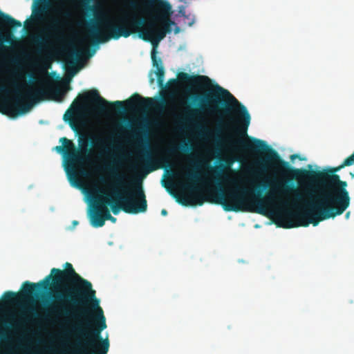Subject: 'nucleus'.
<instances>
[{
    "instance_id": "nucleus-1",
    "label": "nucleus",
    "mask_w": 354,
    "mask_h": 354,
    "mask_svg": "<svg viewBox=\"0 0 354 354\" xmlns=\"http://www.w3.org/2000/svg\"><path fill=\"white\" fill-rule=\"evenodd\" d=\"M50 280L53 287L60 290L53 295L54 302L48 308V313L55 317L63 318L62 323L67 325L71 321L82 325L80 322L82 320L84 327L90 328L89 320L91 319L92 328L103 330L106 328L103 310L95 297L91 283L78 274L72 264L68 262L65 264V270L53 268L50 274L38 283L25 281L21 293L6 292L0 308L19 304L41 290H47Z\"/></svg>"
},
{
    "instance_id": "nucleus-2",
    "label": "nucleus",
    "mask_w": 354,
    "mask_h": 354,
    "mask_svg": "<svg viewBox=\"0 0 354 354\" xmlns=\"http://www.w3.org/2000/svg\"><path fill=\"white\" fill-rule=\"evenodd\" d=\"M129 6L133 10H122L113 17L104 18L100 21V26L96 22H91L88 28L89 35L97 44L120 37L127 38L133 34H138L140 39L150 41L153 46L151 50L153 66L156 68L158 85L162 86L165 71L161 58L157 57L156 46L171 32V26L176 24L171 19V5L167 0H147L145 8L148 20L135 11L138 8L137 1L131 0Z\"/></svg>"
},
{
    "instance_id": "nucleus-3",
    "label": "nucleus",
    "mask_w": 354,
    "mask_h": 354,
    "mask_svg": "<svg viewBox=\"0 0 354 354\" xmlns=\"http://www.w3.org/2000/svg\"><path fill=\"white\" fill-rule=\"evenodd\" d=\"M199 100V108L192 109L189 113L192 118H198L201 112H206L211 115L223 114L229 116L230 113H234V118L230 117V120L236 124L233 128L234 135L229 134L227 136V142L230 147L234 149L261 152L263 156L259 164L263 169L286 163L279 153L265 141L248 136L247 131L250 123V115L246 107L240 103L229 91L216 84L214 89L201 95Z\"/></svg>"
},
{
    "instance_id": "nucleus-4",
    "label": "nucleus",
    "mask_w": 354,
    "mask_h": 354,
    "mask_svg": "<svg viewBox=\"0 0 354 354\" xmlns=\"http://www.w3.org/2000/svg\"><path fill=\"white\" fill-rule=\"evenodd\" d=\"M308 169H292L293 176L304 174V189L294 184L274 181L272 189L263 197H257L255 212L267 215L270 211L274 223L280 227L292 228L310 225V165Z\"/></svg>"
},
{
    "instance_id": "nucleus-5",
    "label": "nucleus",
    "mask_w": 354,
    "mask_h": 354,
    "mask_svg": "<svg viewBox=\"0 0 354 354\" xmlns=\"http://www.w3.org/2000/svg\"><path fill=\"white\" fill-rule=\"evenodd\" d=\"M354 164V152L339 166L320 170L311 165V225L342 214L350 205L347 183L335 173Z\"/></svg>"
},
{
    "instance_id": "nucleus-6",
    "label": "nucleus",
    "mask_w": 354,
    "mask_h": 354,
    "mask_svg": "<svg viewBox=\"0 0 354 354\" xmlns=\"http://www.w3.org/2000/svg\"><path fill=\"white\" fill-rule=\"evenodd\" d=\"M78 100L83 104H92L93 109L99 113H109L115 111L122 113L127 110H148L153 109L160 110L165 107L167 101L165 98L153 99L151 97H144L138 93L133 94L129 98L124 101H115L110 102L101 97L96 89H92L79 95Z\"/></svg>"
},
{
    "instance_id": "nucleus-7",
    "label": "nucleus",
    "mask_w": 354,
    "mask_h": 354,
    "mask_svg": "<svg viewBox=\"0 0 354 354\" xmlns=\"http://www.w3.org/2000/svg\"><path fill=\"white\" fill-rule=\"evenodd\" d=\"M222 161H225L226 163H220L219 165L216 167L214 172L218 176H221L223 180L233 184L234 187L225 192L223 187L218 185L216 191L212 194L214 202L221 205L226 212H237L243 210L244 205L249 201L248 196H252V198L250 201V203L254 205L253 201L258 196L260 198L262 197L261 192H258L257 194L252 195L251 190L246 187L238 186L235 179L230 178L224 173L225 170L230 169L233 160L226 161L222 160ZM254 206L257 207L255 205Z\"/></svg>"
},
{
    "instance_id": "nucleus-8",
    "label": "nucleus",
    "mask_w": 354,
    "mask_h": 354,
    "mask_svg": "<svg viewBox=\"0 0 354 354\" xmlns=\"http://www.w3.org/2000/svg\"><path fill=\"white\" fill-rule=\"evenodd\" d=\"M69 329L64 330V335L78 337L73 344L74 353L77 354H107L110 344L108 337L103 338L102 330L83 327L78 324H71Z\"/></svg>"
},
{
    "instance_id": "nucleus-9",
    "label": "nucleus",
    "mask_w": 354,
    "mask_h": 354,
    "mask_svg": "<svg viewBox=\"0 0 354 354\" xmlns=\"http://www.w3.org/2000/svg\"><path fill=\"white\" fill-rule=\"evenodd\" d=\"M97 207L110 206L113 214L117 215L122 210L125 213L136 214L145 212L147 209L146 198H137L131 196L100 195L94 198L93 205Z\"/></svg>"
},
{
    "instance_id": "nucleus-10",
    "label": "nucleus",
    "mask_w": 354,
    "mask_h": 354,
    "mask_svg": "<svg viewBox=\"0 0 354 354\" xmlns=\"http://www.w3.org/2000/svg\"><path fill=\"white\" fill-rule=\"evenodd\" d=\"M111 183L109 187L113 196H131L137 198H146L140 181L131 178L127 174L118 172L113 166H107Z\"/></svg>"
},
{
    "instance_id": "nucleus-11",
    "label": "nucleus",
    "mask_w": 354,
    "mask_h": 354,
    "mask_svg": "<svg viewBox=\"0 0 354 354\" xmlns=\"http://www.w3.org/2000/svg\"><path fill=\"white\" fill-rule=\"evenodd\" d=\"M62 146H57L55 149L57 152L64 153L67 161L66 167L68 171L69 167L73 170L76 164L82 163L85 160L86 156L91 152L88 140H81L80 141V149H77L74 143L68 138L63 137L60 138Z\"/></svg>"
},
{
    "instance_id": "nucleus-12",
    "label": "nucleus",
    "mask_w": 354,
    "mask_h": 354,
    "mask_svg": "<svg viewBox=\"0 0 354 354\" xmlns=\"http://www.w3.org/2000/svg\"><path fill=\"white\" fill-rule=\"evenodd\" d=\"M12 86L15 88V96L10 109L16 115H23L30 110L32 104L26 102L25 100L26 98L35 103L44 99V96L46 95V91L43 88L34 90L28 89L26 94H24L20 91L19 85L15 81L12 82Z\"/></svg>"
},
{
    "instance_id": "nucleus-13",
    "label": "nucleus",
    "mask_w": 354,
    "mask_h": 354,
    "mask_svg": "<svg viewBox=\"0 0 354 354\" xmlns=\"http://www.w3.org/2000/svg\"><path fill=\"white\" fill-rule=\"evenodd\" d=\"M185 178L189 182L183 184L181 187L183 189L188 191L189 196L183 195L178 197L176 199L177 202L184 206L196 204L202 205L205 198L202 193L201 187L197 185L198 183L202 182L198 173L196 171H189L186 173Z\"/></svg>"
},
{
    "instance_id": "nucleus-14",
    "label": "nucleus",
    "mask_w": 354,
    "mask_h": 354,
    "mask_svg": "<svg viewBox=\"0 0 354 354\" xmlns=\"http://www.w3.org/2000/svg\"><path fill=\"white\" fill-rule=\"evenodd\" d=\"M91 224L94 227H102L106 220L115 223L116 218L111 216L107 207L102 206L101 208L92 205V209L89 214Z\"/></svg>"
},
{
    "instance_id": "nucleus-15",
    "label": "nucleus",
    "mask_w": 354,
    "mask_h": 354,
    "mask_svg": "<svg viewBox=\"0 0 354 354\" xmlns=\"http://www.w3.org/2000/svg\"><path fill=\"white\" fill-rule=\"evenodd\" d=\"M178 80L181 83H185L190 86L203 87L210 82L207 76L195 75H190L187 73L180 72L178 74Z\"/></svg>"
},
{
    "instance_id": "nucleus-16",
    "label": "nucleus",
    "mask_w": 354,
    "mask_h": 354,
    "mask_svg": "<svg viewBox=\"0 0 354 354\" xmlns=\"http://www.w3.org/2000/svg\"><path fill=\"white\" fill-rule=\"evenodd\" d=\"M138 160L140 162L143 163L142 168L146 174L152 172L158 168V166L156 165L153 160L152 155L148 149L147 142H145V148L140 151Z\"/></svg>"
},
{
    "instance_id": "nucleus-17",
    "label": "nucleus",
    "mask_w": 354,
    "mask_h": 354,
    "mask_svg": "<svg viewBox=\"0 0 354 354\" xmlns=\"http://www.w3.org/2000/svg\"><path fill=\"white\" fill-rule=\"evenodd\" d=\"M33 20L35 21H41L44 19L47 13V6L41 4L35 8L33 11Z\"/></svg>"
},
{
    "instance_id": "nucleus-18",
    "label": "nucleus",
    "mask_w": 354,
    "mask_h": 354,
    "mask_svg": "<svg viewBox=\"0 0 354 354\" xmlns=\"http://www.w3.org/2000/svg\"><path fill=\"white\" fill-rule=\"evenodd\" d=\"M0 19L3 23L10 27L19 28L21 26V23L19 21L12 18L7 14L3 13L1 11H0Z\"/></svg>"
},
{
    "instance_id": "nucleus-19",
    "label": "nucleus",
    "mask_w": 354,
    "mask_h": 354,
    "mask_svg": "<svg viewBox=\"0 0 354 354\" xmlns=\"http://www.w3.org/2000/svg\"><path fill=\"white\" fill-rule=\"evenodd\" d=\"M32 43L37 46L39 50H43L48 46V37L45 36H35L32 38Z\"/></svg>"
},
{
    "instance_id": "nucleus-20",
    "label": "nucleus",
    "mask_w": 354,
    "mask_h": 354,
    "mask_svg": "<svg viewBox=\"0 0 354 354\" xmlns=\"http://www.w3.org/2000/svg\"><path fill=\"white\" fill-rule=\"evenodd\" d=\"M196 129L199 132L201 136H211V131L207 127L200 124H195Z\"/></svg>"
},
{
    "instance_id": "nucleus-21",
    "label": "nucleus",
    "mask_w": 354,
    "mask_h": 354,
    "mask_svg": "<svg viewBox=\"0 0 354 354\" xmlns=\"http://www.w3.org/2000/svg\"><path fill=\"white\" fill-rule=\"evenodd\" d=\"M66 91L62 90V88L57 87L53 91V93L57 99L62 100L63 97L65 95Z\"/></svg>"
},
{
    "instance_id": "nucleus-22",
    "label": "nucleus",
    "mask_w": 354,
    "mask_h": 354,
    "mask_svg": "<svg viewBox=\"0 0 354 354\" xmlns=\"http://www.w3.org/2000/svg\"><path fill=\"white\" fill-rule=\"evenodd\" d=\"M71 50L68 53L69 57L77 59L80 56V51L78 50L75 46L71 45Z\"/></svg>"
},
{
    "instance_id": "nucleus-23",
    "label": "nucleus",
    "mask_w": 354,
    "mask_h": 354,
    "mask_svg": "<svg viewBox=\"0 0 354 354\" xmlns=\"http://www.w3.org/2000/svg\"><path fill=\"white\" fill-rule=\"evenodd\" d=\"M29 320L28 318H24L23 319L18 320L17 322H15L13 323L10 324V326H11L13 331L17 330L21 326V324L23 322Z\"/></svg>"
},
{
    "instance_id": "nucleus-24",
    "label": "nucleus",
    "mask_w": 354,
    "mask_h": 354,
    "mask_svg": "<svg viewBox=\"0 0 354 354\" xmlns=\"http://www.w3.org/2000/svg\"><path fill=\"white\" fill-rule=\"evenodd\" d=\"M11 340L10 336L8 335V333H6L5 331H0V341L4 342H10Z\"/></svg>"
},
{
    "instance_id": "nucleus-25",
    "label": "nucleus",
    "mask_w": 354,
    "mask_h": 354,
    "mask_svg": "<svg viewBox=\"0 0 354 354\" xmlns=\"http://www.w3.org/2000/svg\"><path fill=\"white\" fill-rule=\"evenodd\" d=\"M183 18H184V19H183L184 20V23L185 24H187V26H192L194 24V16H192V15H185L183 17Z\"/></svg>"
},
{
    "instance_id": "nucleus-26",
    "label": "nucleus",
    "mask_w": 354,
    "mask_h": 354,
    "mask_svg": "<svg viewBox=\"0 0 354 354\" xmlns=\"http://www.w3.org/2000/svg\"><path fill=\"white\" fill-rule=\"evenodd\" d=\"M191 146L190 145L187 144V143H185L184 145H182V147H181V149L183 151H185V152H187L191 150Z\"/></svg>"
},
{
    "instance_id": "nucleus-27",
    "label": "nucleus",
    "mask_w": 354,
    "mask_h": 354,
    "mask_svg": "<svg viewBox=\"0 0 354 354\" xmlns=\"http://www.w3.org/2000/svg\"><path fill=\"white\" fill-rule=\"evenodd\" d=\"M0 92L4 93H9L10 91L6 86H0Z\"/></svg>"
},
{
    "instance_id": "nucleus-28",
    "label": "nucleus",
    "mask_w": 354,
    "mask_h": 354,
    "mask_svg": "<svg viewBox=\"0 0 354 354\" xmlns=\"http://www.w3.org/2000/svg\"><path fill=\"white\" fill-rule=\"evenodd\" d=\"M178 13L180 16L184 17L185 14V9L184 6H180L179 8Z\"/></svg>"
},
{
    "instance_id": "nucleus-29",
    "label": "nucleus",
    "mask_w": 354,
    "mask_h": 354,
    "mask_svg": "<svg viewBox=\"0 0 354 354\" xmlns=\"http://www.w3.org/2000/svg\"><path fill=\"white\" fill-rule=\"evenodd\" d=\"M296 158H299V159H300V160H304V158H301L299 154H293V155H291V156H290V159H291L292 160H295V159H296Z\"/></svg>"
},
{
    "instance_id": "nucleus-30",
    "label": "nucleus",
    "mask_w": 354,
    "mask_h": 354,
    "mask_svg": "<svg viewBox=\"0 0 354 354\" xmlns=\"http://www.w3.org/2000/svg\"><path fill=\"white\" fill-rule=\"evenodd\" d=\"M140 133H143L145 135H146V133H147V127H146V125L140 127Z\"/></svg>"
},
{
    "instance_id": "nucleus-31",
    "label": "nucleus",
    "mask_w": 354,
    "mask_h": 354,
    "mask_svg": "<svg viewBox=\"0 0 354 354\" xmlns=\"http://www.w3.org/2000/svg\"><path fill=\"white\" fill-rule=\"evenodd\" d=\"M58 24H59V21L57 20H54L53 21V24L51 26V28H53L54 30L56 29V27L58 25Z\"/></svg>"
},
{
    "instance_id": "nucleus-32",
    "label": "nucleus",
    "mask_w": 354,
    "mask_h": 354,
    "mask_svg": "<svg viewBox=\"0 0 354 354\" xmlns=\"http://www.w3.org/2000/svg\"><path fill=\"white\" fill-rule=\"evenodd\" d=\"M64 120H66H66H68V121H69V122H70V124H71V127H72L73 129H74V127H73V124H72V120L66 118V113H65V114H64Z\"/></svg>"
},
{
    "instance_id": "nucleus-33",
    "label": "nucleus",
    "mask_w": 354,
    "mask_h": 354,
    "mask_svg": "<svg viewBox=\"0 0 354 354\" xmlns=\"http://www.w3.org/2000/svg\"><path fill=\"white\" fill-rule=\"evenodd\" d=\"M257 187L261 189H264L267 187V185L266 183H261L259 185H258Z\"/></svg>"
},
{
    "instance_id": "nucleus-34",
    "label": "nucleus",
    "mask_w": 354,
    "mask_h": 354,
    "mask_svg": "<svg viewBox=\"0 0 354 354\" xmlns=\"http://www.w3.org/2000/svg\"><path fill=\"white\" fill-rule=\"evenodd\" d=\"M176 150H177L176 147H172L169 149L168 152L170 153H174L176 151Z\"/></svg>"
},
{
    "instance_id": "nucleus-35",
    "label": "nucleus",
    "mask_w": 354,
    "mask_h": 354,
    "mask_svg": "<svg viewBox=\"0 0 354 354\" xmlns=\"http://www.w3.org/2000/svg\"><path fill=\"white\" fill-rule=\"evenodd\" d=\"M177 82V80L176 79H171L168 81L167 84H176Z\"/></svg>"
},
{
    "instance_id": "nucleus-36",
    "label": "nucleus",
    "mask_w": 354,
    "mask_h": 354,
    "mask_svg": "<svg viewBox=\"0 0 354 354\" xmlns=\"http://www.w3.org/2000/svg\"><path fill=\"white\" fill-rule=\"evenodd\" d=\"M161 214H162V216H166V215H167V211L165 209H162L161 210Z\"/></svg>"
},
{
    "instance_id": "nucleus-37",
    "label": "nucleus",
    "mask_w": 354,
    "mask_h": 354,
    "mask_svg": "<svg viewBox=\"0 0 354 354\" xmlns=\"http://www.w3.org/2000/svg\"><path fill=\"white\" fill-rule=\"evenodd\" d=\"M31 311H32V312H33V313H32V317H34L35 318H38V317H39V315H38L37 313L34 312V311H33V310H31Z\"/></svg>"
},
{
    "instance_id": "nucleus-38",
    "label": "nucleus",
    "mask_w": 354,
    "mask_h": 354,
    "mask_svg": "<svg viewBox=\"0 0 354 354\" xmlns=\"http://www.w3.org/2000/svg\"><path fill=\"white\" fill-rule=\"evenodd\" d=\"M3 40H6V39H5L3 36H1V35H0V46H1V44H2V41H3Z\"/></svg>"
},
{
    "instance_id": "nucleus-39",
    "label": "nucleus",
    "mask_w": 354,
    "mask_h": 354,
    "mask_svg": "<svg viewBox=\"0 0 354 354\" xmlns=\"http://www.w3.org/2000/svg\"><path fill=\"white\" fill-rule=\"evenodd\" d=\"M192 164L193 165V166H194V167H196L198 166V162H197V161H195V160H194V161H192Z\"/></svg>"
},
{
    "instance_id": "nucleus-40",
    "label": "nucleus",
    "mask_w": 354,
    "mask_h": 354,
    "mask_svg": "<svg viewBox=\"0 0 354 354\" xmlns=\"http://www.w3.org/2000/svg\"><path fill=\"white\" fill-rule=\"evenodd\" d=\"M77 224H78V221H73V226H75V225H77Z\"/></svg>"
},
{
    "instance_id": "nucleus-41",
    "label": "nucleus",
    "mask_w": 354,
    "mask_h": 354,
    "mask_svg": "<svg viewBox=\"0 0 354 354\" xmlns=\"http://www.w3.org/2000/svg\"><path fill=\"white\" fill-rule=\"evenodd\" d=\"M139 137H140V135L138 133H135V135H134L135 138L138 139Z\"/></svg>"
},
{
    "instance_id": "nucleus-42",
    "label": "nucleus",
    "mask_w": 354,
    "mask_h": 354,
    "mask_svg": "<svg viewBox=\"0 0 354 354\" xmlns=\"http://www.w3.org/2000/svg\"><path fill=\"white\" fill-rule=\"evenodd\" d=\"M48 351H53V348H48Z\"/></svg>"
},
{
    "instance_id": "nucleus-43",
    "label": "nucleus",
    "mask_w": 354,
    "mask_h": 354,
    "mask_svg": "<svg viewBox=\"0 0 354 354\" xmlns=\"http://www.w3.org/2000/svg\"><path fill=\"white\" fill-rule=\"evenodd\" d=\"M178 32V28H176V33Z\"/></svg>"
},
{
    "instance_id": "nucleus-44",
    "label": "nucleus",
    "mask_w": 354,
    "mask_h": 354,
    "mask_svg": "<svg viewBox=\"0 0 354 354\" xmlns=\"http://www.w3.org/2000/svg\"><path fill=\"white\" fill-rule=\"evenodd\" d=\"M9 316L12 318L13 317V315L12 314H9Z\"/></svg>"
},
{
    "instance_id": "nucleus-45",
    "label": "nucleus",
    "mask_w": 354,
    "mask_h": 354,
    "mask_svg": "<svg viewBox=\"0 0 354 354\" xmlns=\"http://www.w3.org/2000/svg\"><path fill=\"white\" fill-rule=\"evenodd\" d=\"M71 64L72 65H73V64H75V62L73 61V62H71Z\"/></svg>"
},
{
    "instance_id": "nucleus-46",
    "label": "nucleus",
    "mask_w": 354,
    "mask_h": 354,
    "mask_svg": "<svg viewBox=\"0 0 354 354\" xmlns=\"http://www.w3.org/2000/svg\"><path fill=\"white\" fill-rule=\"evenodd\" d=\"M205 166H209L207 162H205Z\"/></svg>"
}]
</instances>
